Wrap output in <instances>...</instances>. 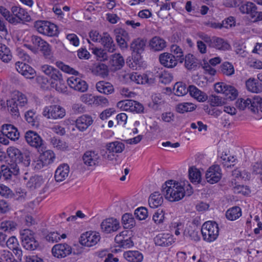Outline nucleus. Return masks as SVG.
Wrapping results in <instances>:
<instances>
[{"label": "nucleus", "instance_id": "0eeeda50", "mask_svg": "<svg viewBox=\"0 0 262 262\" xmlns=\"http://www.w3.org/2000/svg\"><path fill=\"white\" fill-rule=\"evenodd\" d=\"M129 231L124 230L117 234L115 241L118 244V247L123 248H129L133 246L134 243L132 239L130 234H128Z\"/></svg>", "mask_w": 262, "mask_h": 262}, {"label": "nucleus", "instance_id": "ddd939ff", "mask_svg": "<svg viewBox=\"0 0 262 262\" xmlns=\"http://www.w3.org/2000/svg\"><path fill=\"white\" fill-rule=\"evenodd\" d=\"M3 178L4 180H10L12 177H15L19 173V168L16 163L7 165L1 166Z\"/></svg>", "mask_w": 262, "mask_h": 262}, {"label": "nucleus", "instance_id": "423d86ee", "mask_svg": "<svg viewBox=\"0 0 262 262\" xmlns=\"http://www.w3.org/2000/svg\"><path fill=\"white\" fill-rule=\"evenodd\" d=\"M100 236L98 233L89 231L83 233L80 238V243L86 247H92L96 245L100 241Z\"/></svg>", "mask_w": 262, "mask_h": 262}, {"label": "nucleus", "instance_id": "393cba45", "mask_svg": "<svg viewBox=\"0 0 262 262\" xmlns=\"http://www.w3.org/2000/svg\"><path fill=\"white\" fill-rule=\"evenodd\" d=\"M92 72L95 75L104 78L108 75L107 66L102 63L98 62L94 64L92 67Z\"/></svg>", "mask_w": 262, "mask_h": 262}, {"label": "nucleus", "instance_id": "58836bf2", "mask_svg": "<svg viewBox=\"0 0 262 262\" xmlns=\"http://www.w3.org/2000/svg\"><path fill=\"white\" fill-rule=\"evenodd\" d=\"M250 110L254 113L262 112V98L259 96H255L251 99Z\"/></svg>", "mask_w": 262, "mask_h": 262}, {"label": "nucleus", "instance_id": "79ce46f5", "mask_svg": "<svg viewBox=\"0 0 262 262\" xmlns=\"http://www.w3.org/2000/svg\"><path fill=\"white\" fill-rule=\"evenodd\" d=\"M239 10L242 13L249 14L252 17L253 12L257 10V7L254 3L247 2L242 5L239 7Z\"/></svg>", "mask_w": 262, "mask_h": 262}, {"label": "nucleus", "instance_id": "9b49d317", "mask_svg": "<svg viewBox=\"0 0 262 262\" xmlns=\"http://www.w3.org/2000/svg\"><path fill=\"white\" fill-rule=\"evenodd\" d=\"M72 250L71 247L67 244H58L53 246L52 252L57 258H63L71 254Z\"/></svg>", "mask_w": 262, "mask_h": 262}, {"label": "nucleus", "instance_id": "412c9836", "mask_svg": "<svg viewBox=\"0 0 262 262\" xmlns=\"http://www.w3.org/2000/svg\"><path fill=\"white\" fill-rule=\"evenodd\" d=\"M146 40L141 38L134 39L130 44V50L136 54H141L145 50Z\"/></svg>", "mask_w": 262, "mask_h": 262}, {"label": "nucleus", "instance_id": "de8ad7c7", "mask_svg": "<svg viewBox=\"0 0 262 262\" xmlns=\"http://www.w3.org/2000/svg\"><path fill=\"white\" fill-rule=\"evenodd\" d=\"M17 224L13 221H5L1 223V228L4 231L11 232L15 230Z\"/></svg>", "mask_w": 262, "mask_h": 262}, {"label": "nucleus", "instance_id": "e2e57ef3", "mask_svg": "<svg viewBox=\"0 0 262 262\" xmlns=\"http://www.w3.org/2000/svg\"><path fill=\"white\" fill-rule=\"evenodd\" d=\"M58 69L48 64H44L40 67V70L51 79Z\"/></svg>", "mask_w": 262, "mask_h": 262}, {"label": "nucleus", "instance_id": "f3484780", "mask_svg": "<svg viewBox=\"0 0 262 262\" xmlns=\"http://www.w3.org/2000/svg\"><path fill=\"white\" fill-rule=\"evenodd\" d=\"M82 159L86 165L94 167L98 165L100 157L95 151L89 150L84 154Z\"/></svg>", "mask_w": 262, "mask_h": 262}, {"label": "nucleus", "instance_id": "c9c22d12", "mask_svg": "<svg viewBox=\"0 0 262 262\" xmlns=\"http://www.w3.org/2000/svg\"><path fill=\"white\" fill-rule=\"evenodd\" d=\"M25 119L28 123L32 127L37 128L39 126V122L35 113L32 110L27 111L25 114Z\"/></svg>", "mask_w": 262, "mask_h": 262}, {"label": "nucleus", "instance_id": "69168bd1", "mask_svg": "<svg viewBox=\"0 0 262 262\" xmlns=\"http://www.w3.org/2000/svg\"><path fill=\"white\" fill-rule=\"evenodd\" d=\"M38 49L45 58H50L51 57L52 55L51 47L47 41H45Z\"/></svg>", "mask_w": 262, "mask_h": 262}, {"label": "nucleus", "instance_id": "cd10ccee", "mask_svg": "<svg viewBox=\"0 0 262 262\" xmlns=\"http://www.w3.org/2000/svg\"><path fill=\"white\" fill-rule=\"evenodd\" d=\"M96 87L99 92L105 95L111 94L114 91L113 85L111 83L104 81L98 82Z\"/></svg>", "mask_w": 262, "mask_h": 262}, {"label": "nucleus", "instance_id": "49530a36", "mask_svg": "<svg viewBox=\"0 0 262 262\" xmlns=\"http://www.w3.org/2000/svg\"><path fill=\"white\" fill-rule=\"evenodd\" d=\"M221 72L227 76H231L234 73L233 66L229 62H225L220 67Z\"/></svg>", "mask_w": 262, "mask_h": 262}, {"label": "nucleus", "instance_id": "5fc2aeb1", "mask_svg": "<svg viewBox=\"0 0 262 262\" xmlns=\"http://www.w3.org/2000/svg\"><path fill=\"white\" fill-rule=\"evenodd\" d=\"M159 77V82L165 84L170 83L173 79L172 75L167 71H163L157 76Z\"/></svg>", "mask_w": 262, "mask_h": 262}, {"label": "nucleus", "instance_id": "4c0bfd02", "mask_svg": "<svg viewBox=\"0 0 262 262\" xmlns=\"http://www.w3.org/2000/svg\"><path fill=\"white\" fill-rule=\"evenodd\" d=\"M196 105L192 103L183 102L177 105V111L179 113L183 114L188 112H192L195 110Z\"/></svg>", "mask_w": 262, "mask_h": 262}, {"label": "nucleus", "instance_id": "774afa93", "mask_svg": "<svg viewBox=\"0 0 262 262\" xmlns=\"http://www.w3.org/2000/svg\"><path fill=\"white\" fill-rule=\"evenodd\" d=\"M147 210L145 207H139L135 211L134 214L139 220H145L147 216Z\"/></svg>", "mask_w": 262, "mask_h": 262}, {"label": "nucleus", "instance_id": "5701e85b", "mask_svg": "<svg viewBox=\"0 0 262 262\" xmlns=\"http://www.w3.org/2000/svg\"><path fill=\"white\" fill-rule=\"evenodd\" d=\"M246 86L247 90L254 93L262 92V83L257 79L250 78L246 81Z\"/></svg>", "mask_w": 262, "mask_h": 262}, {"label": "nucleus", "instance_id": "6e6d98bb", "mask_svg": "<svg viewBox=\"0 0 262 262\" xmlns=\"http://www.w3.org/2000/svg\"><path fill=\"white\" fill-rule=\"evenodd\" d=\"M166 217L165 212L163 210H158L153 215L152 220L157 225H160L164 223Z\"/></svg>", "mask_w": 262, "mask_h": 262}, {"label": "nucleus", "instance_id": "f257e3e1", "mask_svg": "<svg viewBox=\"0 0 262 262\" xmlns=\"http://www.w3.org/2000/svg\"><path fill=\"white\" fill-rule=\"evenodd\" d=\"M189 188L185 190V188L179 183L173 180L165 182L162 186V193L166 199L170 202H176L181 200L185 195L190 196L193 190L190 185Z\"/></svg>", "mask_w": 262, "mask_h": 262}, {"label": "nucleus", "instance_id": "e433bc0d", "mask_svg": "<svg viewBox=\"0 0 262 262\" xmlns=\"http://www.w3.org/2000/svg\"><path fill=\"white\" fill-rule=\"evenodd\" d=\"M39 157L44 163L47 165L53 163L55 159V155L51 150H47L40 154Z\"/></svg>", "mask_w": 262, "mask_h": 262}, {"label": "nucleus", "instance_id": "a211bd4d", "mask_svg": "<svg viewBox=\"0 0 262 262\" xmlns=\"http://www.w3.org/2000/svg\"><path fill=\"white\" fill-rule=\"evenodd\" d=\"M159 60L160 63L168 68H172L177 64V59L174 55L169 53H163L160 55Z\"/></svg>", "mask_w": 262, "mask_h": 262}, {"label": "nucleus", "instance_id": "3c124183", "mask_svg": "<svg viewBox=\"0 0 262 262\" xmlns=\"http://www.w3.org/2000/svg\"><path fill=\"white\" fill-rule=\"evenodd\" d=\"M251 99L250 98H239L236 102V106L239 109L244 110L246 108L250 109Z\"/></svg>", "mask_w": 262, "mask_h": 262}, {"label": "nucleus", "instance_id": "9d476101", "mask_svg": "<svg viewBox=\"0 0 262 262\" xmlns=\"http://www.w3.org/2000/svg\"><path fill=\"white\" fill-rule=\"evenodd\" d=\"M11 13L15 20L13 24L20 23L21 21H29L31 18L28 12L24 8L18 6H13L11 9Z\"/></svg>", "mask_w": 262, "mask_h": 262}, {"label": "nucleus", "instance_id": "c756f323", "mask_svg": "<svg viewBox=\"0 0 262 262\" xmlns=\"http://www.w3.org/2000/svg\"><path fill=\"white\" fill-rule=\"evenodd\" d=\"M163 202V196L159 192H155L151 194L148 199L149 205L151 208H153L161 206Z\"/></svg>", "mask_w": 262, "mask_h": 262}, {"label": "nucleus", "instance_id": "bb28decb", "mask_svg": "<svg viewBox=\"0 0 262 262\" xmlns=\"http://www.w3.org/2000/svg\"><path fill=\"white\" fill-rule=\"evenodd\" d=\"M100 42L108 52L113 53L115 51L116 46L112 38L107 33H103Z\"/></svg>", "mask_w": 262, "mask_h": 262}, {"label": "nucleus", "instance_id": "1a4fd4ad", "mask_svg": "<svg viewBox=\"0 0 262 262\" xmlns=\"http://www.w3.org/2000/svg\"><path fill=\"white\" fill-rule=\"evenodd\" d=\"M67 83L71 89L79 92H85L88 89V84L84 80L75 76L69 78Z\"/></svg>", "mask_w": 262, "mask_h": 262}, {"label": "nucleus", "instance_id": "2eb2a0df", "mask_svg": "<svg viewBox=\"0 0 262 262\" xmlns=\"http://www.w3.org/2000/svg\"><path fill=\"white\" fill-rule=\"evenodd\" d=\"M103 232L110 233L116 231L120 227L119 222L114 218H108L103 220L100 225Z\"/></svg>", "mask_w": 262, "mask_h": 262}, {"label": "nucleus", "instance_id": "052dcab7", "mask_svg": "<svg viewBox=\"0 0 262 262\" xmlns=\"http://www.w3.org/2000/svg\"><path fill=\"white\" fill-rule=\"evenodd\" d=\"M22 244L26 249L29 250H34L39 246L38 242L35 239L34 237L32 238H31L30 240H27Z\"/></svg>", "mask_w": 262, "mask_h": 262}, {"label": "nucleus", "instance_id": "39448f33", "mask_svg": "<svg viewBox=\"0 0 262 262\" xmlns=\"http://www.w3.org/2000/svg\"><path fill=\"white\" fill-rule=\"evenodd\" d=\"M23 179L26 183V187L31 190L39 188L43 184L44 180L42 177L38 175L31 176L28 173H25Z\"/></svg>", "mask_w": 262, "mask_h": 262}, {"label": "nucleus", "instance_id": "a19ab883", "mask_svg": "<svg viewBox=\"0 0 262 262\" xmlns=\"http://www.w3.org/2000/svg\"><path fill=\"white\" fill-rule=\"evenodd\" d=\"M122 222L124 228L126 229H130L135 225V221L133 215L127 213L123 215Z\"/></svg>", "mask_w": 262, "mask_h": 262}, {"label": "nucleus", "instance_id": "8fccbe9b", "mask_svg": "<svg viewBox=\"0 0 262 262\" xmlns=\"http://www.w3.org/2000/svg\"><path fill=\"white\" fill-rule=\"evenodd\" d=\"M51 86L60 93H64L67 91V86L63 78L55 83L51 82Z\"/></svg>", "mask_w": 262, "mask_h": 262}, {"label": "nucleus", "instance_id": "603ef678", "mask_svg": "<svg viewBox=\"0 0 262 262\" xmlns=\"http://www.w3.org/2000/svg\"><path fill=\"white\" fill-rule=\"evenodd\" d=\"M209 102L212 106H222L226 102L224 98L215 95H211L210 96Z\"/></svg>", "mask_w": 262, "mask_h": 262}, {"label": "nucleus", "instance_id": "4be33fe9", "mask_svg": "<svg viewBox=\"0 0 262 262\" xmlns=\"http://www.w3.org/2000/svg\"><path fill=\"white\" fill-rule=\"evenodd\" d=\"M70 168L67 164L60 165L55 172V179L57 182L64 181L69 176Z\"/></svg>", "mask_w": 262, "mask_h": 262}, {"label": "nucleus", "instance_id": "864d4df0", "mask_svg": "<svg viewBox=\"0 0 262 262\" xmlns=\"http://www.w3.org/2000/svg\"><path fill=\"white\" fill-rule=\"evenodd\" d=\"M0 13L4 18L10 24L15 22V19L13 18L12 13L4 6H0Z\"/></svg>", "mask_w": 262, "mask_h": 262}, {"label": "nucleus", "instance_id": "37998d69", "mask_svg": "<svg viewBox=\"0 0 262 262\" xmlns=\"http://www.w3.org/2000/svg\"><path fill=\"white\" fill-rule=\"evenodd\" d=\"M175 94L178 96H182L189 92V88H187L186 85L181 82H177L173 87Z\"/></svg>", "mask_w": 262, "mask_h": 262}, {"label": "nucleus", "instance_id": "f704fd0d", "mask_svg": "<svg viewBox=\"0 0 262 262\" xmlns=\"http://www.w3.org/2000/svg\"><path fill=\"white\" fill-rule=\"evenodd\" d=\"M242 215L240 207L234 206L229 208L226 212V218L230 221H235Z\"/></svg>", "mask_w": 262, "mask_h": 262}, {"label": "nucleus", "instance_id": "6e6552de", "mask_svg": "<svg viewBox=\"0 0 262 262\" xmlns=\"http://www.w3.org/2000/svg\"><path fill=\"white\" fill-rule=\"evenodd\" d=\"M207 182L213 184L217 183L222 178L221 169L217 165L210 166L207 170L205 175Z\"/></svg>", "mask_w": 262, "mask_h": 262}, {"label": "nucleus", "instance_id": "c03bdc74", "mask_svg": "<svg viewBox=\"0 0 262 262\" xmlns=\"http://www.w3.org/2000/svg\"><path fill=\"white\" fill-rule=\"evenodd\" d=\"M7 104L9 111H10L12 115L15 116L18 115V107L19 106L17 103L15 97L7 100Z\"/></svg>", "mask_w": 262, "mask_h": 262}, {"label": "nucleus", "instance_id": "7ed1b4c3", "mask_svg": "<svg viewBox=\"0 0 262 262\" xmlns=\"http://www.w3.org/2000/svg\"><path fill=\"white\" fill-rule=\"evenodd\" d=\"M35 27L39 33L48 36H57L59 33L57 26L48 21H37Z\"/></svg>", "mask_w": 262, "mask_h": 262}, {"label": "nucleus", "instance_id": "680f3d73", "mask_svg": "<svg viewBox=\"0 0 262 262\" xmlns=\"http://www.w3.org/2000/svg\"><path fill=\"white\" fill-rule=\"evenodd\" d=\"M171 51L174 54L176 58L179 60L181 62L183 61L184 58H183V51L182 49L177 45H172L171 46Z\"/></svg>", "mask_w": 262, "mask_h": 262}, {"label": "nucleus", "instance_id": "0e129e2a", "mask_svg": "<svg viewBox=\"0 0 262 262\" xmlns=\"http://www.w3.org/2000/svg\"><path fill=\"white\" fill-rule=\"evenodd\" d=\"M19 232L22 243H25L27 240H30L31 238H32L34 237L33 232L28 229L20 230Z\"/></svg>", "mask_w": 262, "mask_h": 262}, {"label": "nucleus", "instance_id": "c85d7f7f", "mask_svg": "<svg viewBox=\"0 0 262 262\" xmlns=\"http://www.w3.org/2000/svg\"><path fill=\"white\" fill-rule=\"evenodd\" d=\"M110 63L114 70H120L124 65V60L120 54H114L111 55Z\"/></svg>", "mask_w": 262, "mask_h": 262}, {"label": "nucleus", "instance_id": "09e8293b", "mask_svg": "<svg viewBox=\"0 0 262 262\" xmlns=\"http://www.w3.org/2000/svg\"><path fill=\"white\" fill-rule=\"evenodd\" d=\"M56 66L62 71L70 74L77 75L78 72L74 69L70 67L69 66L65 64L61 61H57L56 62Z\"/></svg>", "mask_w": 262, "mask_h": 262}, {"label": "nucleus", "instance_id": "2f4dec72", "mask_svg": "<svg viewBox=\"0 0 262 262\" xmlns=\"http://www.w3.org/2000/svg\"><path fill=\"white\" fill-rule=\"evenodd\" d=\"M124 149L125 145L118 141L109 143L106 145V149L109 153H121Z\"/></svg>", "mask_w": 262, "mask_h": 262}, {"label": "nucleus", "instance_id": "a878e982", "mask_svg": "<svg viewBox=\"0 0 262 262\" xmlns=\"http://www.w3.org/2000/svg\"><path fill=\"white\" fill-rule=\"evenodd\" d=\"M149 47L154 51H160L166 47V41L160 37L155 36L149 41Z\"/></svg>", "mask_w": 262, "mask_h": 262}, {"label": "nucleus", "instance_id": "338daca9", "mask_svg": "<svg viewBox=\"0 0 262 262\" xmlns=\"http://www.w3.org/2000/svg\"><path fill=\"white\" fill-rule=\"evenodd\" d=\"M134 103H135V101L133 100H122L118 103V106L125 111L132 112Z\"/></svg>", "mask_w": 262, "mask_h": 262}, {"label": "nucleus", "instance_id": "6ab92c4d", "mask_svg": "<svg viewBox=\"0 0 262 262\" xmlns=\"http://www.w3.org/2000/svg\"><path fill=\"white\" fill-rule=\"evenodd\" d=\"M93 122L92 117L87 115L78 117L75 121L76 127L81 132L85 130Z\"/></svg>", "mask_w": 262, "mask_h": 262}, {"label": "nucleus", "instance_id": "72a5a7b5", "mask_svg": "<svg viewBox=\"0 0 262 262\" xmlns=\"http://www.w3.org/2000/svg\"><path fill=\"white\" fill-rule=\"evenodd\" d=\"M210 47L214 48L219 50H227L229 49L230 46L223 39L219 37H213Z\"/></svg>", "mask_w": 262, "mask_h": 262}, {"label": "nucleus", "instance_id": "7c9ffc66", "mask_svg": "<svg viewBox=\"0 0 262 262\" xmlns=\"http://www.w3.org/2000/svg\"><path fill=\"white\" fill-rule=\"evenodd\" d=\"M124 258L129 262H141L143 260L142 254L138 251H128L124 252Z\"/></svg>", "mask_w": 262, "mask_h": 262}, {"label": "nucleus", "instance_id": "4468645a", "mask_svg": "<svg viewBox=\"0 0 262 262\" xmlns=\"http://www.w3.org/2000/svg\"><path fill=\"white\" fill-rule=\"evenodd\" d=\"M25 137L27 143L33 147L37 148L41 147L43 144V140L41 137L34 131H27Z\"/></svg>", "mask_w": 262, "mask_h": 262}, {"label": "nucleus", "instance_id": "ea45409f", "mask_svg": "<svg viewBox=\"0 0 262 262\" xmlns=\"http://www.w3.org/2000/svg\"><path fill=\"white\" fill-rule=\"evenodd\" d=\"M0 59L7 63L12 59V54L9 48L4 45L0 47Z\"/></svg>", "mask_w": 262, "mask_h": 262}, {"label": "nucleus", "instance_id": "473e14b6", "mask_svg": "<svg viewBox=\"0 0 262 262\" xmlns=\"http://www.w3.org/2000/svg\"><path fill=\"white\" fill-rule=\"evenodd\" d=\"M8 156L15 161L14 163L23 162V155L21 152L14 147H9L7 150Z\"/></svg>", "mask_w": 262, "mask_h": 262}, {"label": "nucleus", "instance_id": "13d9d810", "mask_svg": "<svg viewBox=\"0 0 262 262\" xmlns=\"http://www.w3.org/2000/svg\"><path fill=\"white\" fill-rule=\"evenodd\" d=\"M224 94L226 96H228V98L231 100L235 99L237 95V91L232 86L227 85L226 88L224 90Z\"/></svg>", "mask_w": 262, "mask_h": 262}, {"label": "nucleus", "instance_id": "dca6fc26", "mask_svg": "<svg viewBox=\"0 0 262 262\" xmlns=\"http://www.w3.org/2000/svg\"><path fill=\"white\" fill-rule=\"evenodd\" d=\"M17 72L26 78L32 79L36 75L35 71L29 65L23 62L18 61L15 63Z\"/></svg>", "mask_w": 262, "mask_h": 262}, {"label": "nucleus", "instance_id": "a18cd8bd", "mask_svg": "<svg viewBox=\"0 0 262 262\" xmlns=\"http://www.w3.org/2000/svg\"><path fill=\"white\" fill-rule=\"evenodd\" d=\"M189 177L192 183H199L201 179V172L195 168H190L189 169Z\"/></svg>", "mask_w": 262, "mask_h": 262}, {"label": "nucleus", "instance_id": "b1692460", "mask_svg": "<svg viewBox=\"0 0 262 262\" xmlns=\"http://www.w3.org/2000/svg\"><path fill=\"white\" fill-rule=\"evenodd\" d=\"M189 94L199 102H204L208 99L207 94L200 90L195 86L191 85L189 86Z\"/></svg>", "mask_w": 262, "mask_h": 262}, {"label": "nucleus", "instance_id": "4d7b16f0", "mask_svg": "<svg viewBox=\"0 0 262 262\" xmlns=\"http://www.w3.org/2000/svg\"><path fill=\"white\" fill-rule=\"evenodd\" d=\"M196 59L193 55L188 54L185 58V65L188 69H192L196 67L197 63L195 61Z\"/></svg>", "mask_w": 262, "mask_h": 262}, {"label": "nucleus", "instance_id": "20e7f679", "mask_svg": "<svg viewBox=\"0 0 262 262\" xmlns=\"http://www.w3.org/2000/svg\"><path fill=\"white\" fill-rule=\"evenodd\" d=\"M42 115L48 119H61L65 116L66 111L60 105H50L44 108Z\"/></svg>", "mask_w": 262, "mask_h": 262}, {"label": "nucleus", "instance_id": "bf43d9fd", "mask_svg": "<svg viewBox=\"0 0 262 262\" xmlns=\"http://www.w3.org/2000/svg\"><path fill=\"white\" fill-rule=\"evenodd\" d=\"M184 234L194 241H198L200 239L198 231L194 229L192 227L189 226L187 227L184 231Z\"/></svg>", "mask_w": 262, "mask_h": 262}, {"label": "nucleus", "instance_id": "f8f14e48", "mask_svg": "<svg viewBox=\"0 0 262 262\" xmlns=\"http://www.w3.org/2000/svg\"><path fill=\"white\" fill-rule=\"evenodd\" d=\"M116 41L121 49H126L128 47L127 41L130 40L129 35L127 31L122 28L114 30Z\"/></svg>", "mask_w": 262, "mask_h": 262}, {"label": "nucleus", "instance_id": "aec40b11", "mask_svg": "<svg viewBox=\"0 0 262 262\" xmlns=\"http://www.w3.org/2000/svg\"><path fill=\"white\" fill-rule=\"evenodd\" d=\"M154 242L156 245L162 247H168L173 243L172 236L166 233H160L154 238Z\"/></svg>", "mask_w": 262, "mask_h": 262}, {"label": "nucleus", "instance_id": "f03ea898", "mask_svg": "<svg viewBox=\"0 0 262 262\" xmlns=\"http://www.w3.org/2000/svg\"><path fill=\"white\" fill-rule=\"evenodd\" d=\"M218 224L213 221L204 223L201 228V232L204 241L207 242L214 241L219 236Z\"/></svg>", "mask_w": 262, "mask_h": 262}]
</instances>
